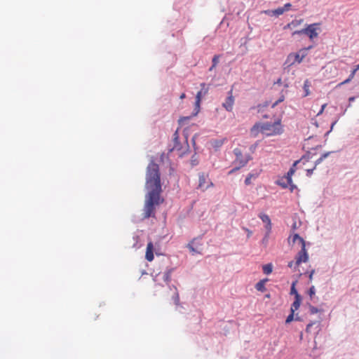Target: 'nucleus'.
Here are the masks:
<instances>
[{"label": "nucleus", "instance_id": "obj_38", "mask_svg": "<svg viewBox=\"0 0 359 359\" xmlns=\"http://www.w3.org/2000/svg\"><path fill=\"white\" fill-rule=\"evenodd\" d=\"M287 184H288V189L291 192H292L294 189H297V187L293 184L292 180H291V182H290V180H286Z\"/></svg>", "mask_w": 359, "mask_h": 359}, {"label": "nucleus", "instance_id": "obj_11", "mask_svg": "<svg viewBox=\"0 0 359 359\" xmlns=\"http://www.w3.org/2000/svg\"><path fill=\"white\" fill-rule=\"evenodd\" d=\"M259 217L262 219V221L264 223H265V229L266 230H269V231H271V219L269 217V215H267L265 213H259Z\"/></svg>", "mask_w": 359, "mask_h": 359}, {"label": "nucleus", "instance_id": "obj_16", "mask_svg": "<svg viewBox=\"0 0 359 359\" xmlns=\"http://www.w3.org/2000/svg\"><path fill=\"white\" fill-rule=\"evenodd\" d=\"M173 147L172 150H177L181 151L182 149V147L181 146L180 142H179V133L178 130H176L175 133L173 134Z\"/></svg>", "mask_w": 359, "mask_h": 359}, {"label": "nucleus", "instance_id": "obj_6", "mask_svg": "<svg viewBox=\"0 0 359 359\" xmlns=\"http://www.w3.org/2000/svg\"><path fill=\"white\" fill-rule=\"evenodd\" d=\"M273 125V130L270 133H266V136L276 135H281L283 133V126L281 125V118H277L273 123H271Z\"/></svg>", "mask_w": 359, "mask_h": 359}, {"label": "nucleus", "instance_id": "obj_12", "mask_svg": "<svg viewBox=\"0 0 359 359\" xmlns=\"http://www.w3.org/2000/svg\"><path fill=\"white\" fill-rule=\"evenodd\" d=\"M228 96L226 98V111H231L234 102V97L232 95V89L228 93Z\"/></svg>", "mask_w": 359, "mask_h": 359}, {"label": "nucleus", "instance_id": "obj_43", "mask_svg": "<svg viewBox=\"0 0 359 359\" xmlns=\"http://www.w3.org/2000/svg\"><path fill=\"white\" fill-rule=\"evenodd\" d=\"M316 323V321H311L306 327L305 332L306 333H311V327Z\"/></svg>", "mask_w": 359, "mask_h": 359}, {"label": "nucleus", "instance_id": "obj_5", "mask_svg": "<svg viewBox=\"0 0 359 359\" xmlns=\"http://www.w3.org/2000/svg\"><path fill=\"white\" fill-rule=\"evenodd\" d=\"M213 185L208 175L200 174L198 177V188L202 191L208 189Z\"/></svg>", "mask_w": 359, "mask_h": 359}, {"label": "nucleus", "instance_id": "obj_44", "mask_svg": "<svg viewBox=\"0 0 359 359\" xmlns=\"http://www.w3.org/2000/svg\"><path fill=\"white\" fill-rule=\"evenodd\" d=\"M358 70V69L356 67H355V68H353L351 70V74H349V76L348 77L351 81L353 79V77Z\"/></svg>", "mask_w": 359, "mask_h": 359}, {"label": "nucleus", "instance_id": "obj_36", "mask_svg": "<svg viewBox=\"0 0 359 359\" xmlns=\"http://www.w3.org/2000/svg\"><path fill=\"white\" fill-rule=\"evenodd\" d=\"M292 8V4L290 3H286L283 7H280L282 11V14H283L285 11H288Z\"/></svg>", "mask_w": 359, "mask_h": 359}, {"label": "nucleus", "instance_id": "obj_56", "mask_svg": "<svg viewBox=\"0 0 359 359\" xmlns=\"http://www.w3.org/2000/svg\"><path fill=\"white\" fill-rule=\"evenodd\" d=\"M284 100H285V95L282 94L280 96V97L277 100V101H278V102L280 103V102H283Z\"/></svg>", "mask_w": 359, "mask_h": 359}, {"label": "nucleus", "instance_id": "obj_17", "mask_svg": "<svg viewBox=\"0 0 359 359\" xmlns=\"http://www.w3.org/2000/svg\"><path fill=\"white\" fill-rule=\"evenodd\" d=\"M298 283L297 280H295L292 282L291 286H290V294L293 295L294 298L295 297H303L302 294H300L298 292V290L296 288L297 283Z\"/></svg>", "mask_w": 359, "mask_h": 359}, {"label": "nucleus", "instance_id": "obj_58", "mask_svg": "<svg viewBox=\"0 0 359 359\" xmlns=\"http://www.w3.org/2000/svg\"><path fill=\"white\" fill-rule=\"evenodd\" d=\"M274 84L281 85L282 84V79H281V78H278L277 79V81L274 82Z\"/></svg>", "mask_w": 359, "mask_h": 359}, {"label": "nucleus", "instance_id": "obj_35", "mask_svg": "<svg viewBox=\"0 0 359 359\" xmlns=\"http://www.w3.org/2000/svg\"><path fill=\"white\" fill-rule=\"evenodd\" d=\"M305 27H304L302 29L299 30H295L292 33V36H294L295 35H297L299 36H301L302 35H305Z\"/></svg>", "mask_w": 359, "mask_h": 359}, {"label": "nucleus", "instance_id": "obj_29", "mask_svg": "<svg viewBox=\"0 0 359 359\" xmlns=\"http://www.w3.org/2000/svg\"><path fill=\"white\" fill-rule=\"evenodd\" d=\"M310 86H311V84H310V82L309 81V80H306L304 83V86H303L304 92V97H306L310 95V93H311L309 91Z\"/></svg>", "mask_w": 359, "mask_h": 359}, {"label": "nucleus", "instance_id": "obj_52", "mask_svg": "<svg viewBox=\"0 0 359 359\" xmlns=\"http://www.w3.org/2000/svg\"><path fill=\"white\" fill-rule=\"evenodd\" d=\"M303 320H303L302 317L299 316L298 313H296V315H295V321L302 322Z\"/></svg>", "mask_w": 359, "mask_h": 359}, {"label": "nucleus", "instance_id": "obj_53", "mask_svg": "<svg viewBox=\"0 0 359 359\" xmlns=\"http://www.w3.org/2000/svg\"><path fill=\"white\" fill-rule=\"evenodd\" d=\"M321 148H322V145L321 144H318V145H316L314 147L309 148V149H310V150H318V149H320Z\"/></svg>", "mask_w": 359, "mask_h": 359}, {"label": "nucleus", "instance_id": "obj_49", "mask_svg": "<svg viewBox=\"0 0 359 359\" xmlns=\"http://www.w3.org/2000/svg\"><path fill=\"white\" fill-rule=\"evenodd\" d=\"M244 182H245V184L247 186L251 184V177L247 176Z\"/></svg>", "mask_w": 359, "mask_h": 359}, {"label": "nucleus", "instance_id": "obj_4", "mask_svg": "<svg viewBox=\"0 0 359 359\" xmlns=\"http://www.w3.org/2000/svg\"><path fill=\"white\" fill-rule=\"evenodd\" d=\"M187 247L193 254H201L203 250L201 239L199 238L193 239Z\"/></svg>", "mask_w": 359, "mask_h": 359}, {"label": "nucleus", "instance_id": "obj_27", "mask_svg": "<svg viewBox=\"0 0 359 359\" xmlns=\"http://www.w3.org/2000/svg\"><path fill=\"white\" fill-rule=\"evenodd\" d=\"M285 178H283V176L279 178L276 181V184L283 189H287L288 184H287V181L285 182Z\"/></svg>", "mask_w": 359, "mask_h": 359}, {"label": "nucleus", "instance_id": "obj_50", "mask_svg": "<svg viewBox=\"0 0 359 359\" xmlns=\"http://www.w3.org/2000/svg\"><path fill=\"white\" fill-rule=\"evenodd\" d=\"M349 82H351V80L347 78L346 79H345L344 81L341 82L340 83H339L337 85V87H339V86H341L342 85H344V84H346V83H348Z\"/></svg>", "mask_w": 359, "mask_h": 359}, {"label": "nucleus", "instance_id": "obj_8", "mask_svg": "<svg viewBox=\"0 0 359 359\" xmlns=\"http://www.w3.org/2000/svg\"><path fill=\"white\" fill-rule=\"evenodd\" d=\"M300 163V160L294 161L289 170L287 173L283 176V178H285V180H290L291 182V180H292V175L295 173L297 168V165Z\"/></svg>", "mask_w": 359, "mask_h": 359}, {"label": "nucleus", "instance_id": "obj_1", "mask_svg": "<svg viewBox=\"0 0 359 359\" xmlns=\"http://www.w3.org/2000/svg\"><path fill=\"white\" fill-rule=\"evenodd\" d=\"M146 189L142 218L154 217L156 208L163 202L161 196L162 191L158 165L151 161L148 165L146 175Z\"/></svg>", "mask_w": 359, "mask_h": 359}, {"label": "nucleus", "instance_id": "obj_41", "mask_svg": "<svg viewBox=\"0 0 359 359\" xmlns=\"http://www.w3.org/2000/svg\"><path fill=\"white\" fill-rule=\"evenodd\" d=\"M270 233H271V231H269V230H266V232L264 238L262 240V244H264V245L267 244L268 241H269V236Z\"/></svg>", "mask_w": 359, "mask_h": 359}, {"label": "nucleus", "instance_id": "obj_18", "mask_svg": "<svg viewBox=\"0 0 359 359\" xmlns=\"http://www.w3.org/2000/svg\"><path fill=\"white\" fill-rule=\"evenodd\" d=\"M303 297H295L294 302L292 303L290 311L295 312L298 310L302 303Z\"/></svg>", "mask_w": 359, "mask_h": 359}, {"label": "nucleus", "instance_id": "obj_15", "mask_svg": "<svg viewBox=\"0 0 359 359\" xmlns=\"http://www.w3.org/2000/svg\"><path fill=\"white\" fill-rule=\"evenodd\" d=\"M207 91L203 90L198 92L196 96V102H195V108L196 109V114L198 112L200 109V103L202 99V97L206 94Z\"/></svg>", "mask_w": 359, "mask_h": 359}, {"label": "nucleus", "instance_id": "obj_20", "mask_svg": "<svg viewBox=\"0 0 359 359\" xmlns=\"http://www.w3.org/2000/svg\"><path fill=\"white\" fill-rule=\"evenodd\" d=\"M263 13L270 17H272V16L278 17L279 15H283L282 11L280 10V7H278V8L274 9V10H270V9L266 10V11H264Z\"/></svg>", "mask_w": 359, "mask_h": 359}, {"label": "nucleus", "instance_id": "obj_55", "mask_svg": "<svg viewBox=\"0 0 359 359\" xmlns=\"http://www.w3.org/2000/svg\"><path fill=\"white\" fill-rule=\"evenodd\" d=\"M311 123H312L313 125H314L316 127H317V128L318 127V121L316 120V118H313L311 119Z\"/></svg>", "mask_w": 359, "mask_h": 359}, {"label": "nucleus", "instance_id": "obj_39", "mask_svg": "<svg viewBox=\"0 0 359 359\" xmlns=\"http://www.w3.org/2000/svg\"><path fill=\"white\" fill-rule=\"evenodd\" d=\"M300 55V58L303 60L304 58L307 55L308 52L306 50V48H301L299 52Z\"/></svg>", "mask_w": 359, "mask_h": 359}, {"label": "nucleus", "instance_id": "obj_60", "mask_svg": "<svg viewBox=\"0 0 359 359\" xmlns=\"http://www.w3.org/2000/svg\"><path fill=\"white\" fill-rule=\"evenodd\" d=\"M297 229V223L294 222L292 226V230L294 231Z\"/></svg>", "mask_w": 359, "mask_h": 359}, {"label": "nucleus", "instance_id": "obj_54", "mask_svg": "<svg viewBox=\"0 0 359 359\" xmlns=\"http://www.w3.org/2000/svg\"><path fill=\"white\" fill-rule=\"evenodd\" d=\"M331 133V130H328L327 132H326L324 135V137L325 138V141H324V144H326V142H327V136L329 135V134Z\"/></svg>", "mask_w": 359, "mask_h": 359}, {"label": "nucleus", "instance_id": "obj_3", "mask_svg": "<svg viewBox=\"0 0 359 359\" xmlns=\"http://www.w3.org/2000/svg\"><path fill=\"white\" fill-rule=\"evenodd\" d=\"M295 259L294 269H296L302 263H306L309 261V255L305 246H301V250L296 255Z\"/></svg>", "mask_w": 359, "mask_h": 359}, {"label": "nucleus", "instance_id": "obj_21", "mask_svg": "<svg viewBox=\"0 0 359 359\" xmlns=\"http://www.w3.org/2000/svg\"><path fill=\"white\" fill-rule=\"evenodd\" d=\"M260 132L259 122L255 123L250 129V135L256 137Z\"/></svg>", "mask_w": 359, "mask_h": 359}, {"label": "nucleus", "instance_id": "obj_34", "mask_svg": "<svg viewBox=\"0 0 359 359\" xmlns=\"http://www.w3.org/2000/svg\"><path fill=\"white\" fill-rule=\"evenodd\" d=\"M163 278L165 282L168 283L171 279V274L170 271H167L163 273Z\"/></svg>", "mask_w": 359, "mask_h": 359}, {"label": "nucleus", "instance_id": "obj_26", "mask_svg": "<svg viewBox=\"0 0 359 359\" xmlns=\"http://www.w3.org/2000/svg\"><path fill=\"white\" fill-rule=\"evenodd\" d=\"M315 154H312V152L310 151V149L306 151L305 154L302 155L301 158L299 159L300 161H304L306 162H308L312 157L314 156Z\"/></svg>", "mask_w": 359, "mask_h": 359}, {"label": "nucleus", "instance_id": "obj_59", "mask_svg": "<svg viewBox=\"0 0 359 359\" xmlns=\"http://www.w3.org/2000/svg\"><path fill=\"white\" fill-rule=\"evenodd\" d=\"M245 230L248 232L247 236L248 238H249L252 235V232L250 231L248 229H245Z\"/></svg>", "mask_w": 359, "mask_h": 359}, {"label": "nucleus", "instance_id": "obj_45", "mask_svg": "<svg viewBox=\"0 0 359 359\" xmlns=\"http://www.w3.org/2000/svg\"><path fill=\"white\" fill-rule=\"evenodd\" d=\"M259 140L257 141L255 143L252 144V145H250V151L252 152V153H254L256 148L257 147L258 144H259Z\"/></svg>", "mask_w": 359, "mask_h": 359}, {"label": "nucleus", "instance_id": "obj_13", "mask_svg": "<svg viewBox=\"0 0 359 359\" xmlns=\"http://www.w3.org/2000/svg\"><path fill=\"white\" fill-rule=\"evenodd\" d=\"M299 241L301 244V246H310L311 243L310 242L306 241L302 236H299V233H295L292 236V243H295L296 241Z\"/></svg>", "mask_w": 359, "mask_h": 359}, {"label": "nucleus", "instance_id": "obj_64", "mask_svg": "<svg viewBox=\"0 0 359 359\" xmlns=\"http://www.w3.org/2000/svg\"><path fill=\"white\" fill-rule=\"evenodd\" d=\"M279 104V102H278V101L276 100L271 106L272 108H274L275 107H276L278 104Z\"/></svg>", "mask_w": 359, "mask_h": 359}, {"label": "nucleus", "instance_id": "obj_7", "mask_svg": "<svg viewBox=\"0 0 359 359\" xmlns=\"http://www.w3.org/2000/svg\"><path fill=\"white\" fill-rule=\"evenodd\" d=\"M302 62V60L300 58L299 53H290L287 55L284 65L289 67L293 65L295 62H298L299 64Z\"/></svg>", "mask_w": 359, "mask_h": 359}, {"label": "nucleus", "instance_id": "obj_63", "mask_svg": "<svg viewBox=\"0 0 359 359\" xmlns=\"http://www.w3.org/2000/svg\"><path fill=\"white\" fill-rule=\"evenodd\" d=\"M313 48V46L311 45V46H309L308 47H304V48H306V50L308 52V50L312 49Z\"/></svg>", "mask_w": 359, "mask_h": 359}, {"label": "nucleus", "instance_id": "obj_32", "mask_svg": "<svg viewBox=\"0 0 359 359\" xmlns=\"http://www.w3.org/2000/svg\"><path fill=\"white\" fill-rule=\"evenodd\" d=\"M233 152H234V154L236 156V160L237 161H238L240 162V160H244V158L243 157L242 152H241V151L239 149H235Z\"/></svg>", "mask_w": 359, "mask_h": 359}, {"label": "nucleus", "instance_id": "obj_37", "mask_svg": "<svg viewBox=\"0 0 359 359\" xmlns=\"http://www.w3.org/2000/svg\"><path fill=\"white\" fill-rule=\"evenodd\" d=\"M269 104V101H265L264 103L262 104H259L257 105V108H258V112H260V111H262L264 108L268 107Z\"/></svg>", "mask_w": 359, "mask_h": 359}, {"label": "nucleus", "instance_id": "obj_28", "mask_svg": "<svg viewBox=\"0 0 359 359\" xmlns=\"http://www.w3.org/2000/svg\"><path fill=\"white\" fill-rule=\"evenodd\" d=\"M295 312L290 311V313L285 321V325L290 324L292 321H295Z\"/></svg>", "mask_w": 359, "mask_h": 359}, {"label": "nucleus", "instance_id": "obj_19", "mask_svg": "<svg viewBox=\"0 0 359 359\" xmlns=\"http://www.w3.org/2000/svg\"><path fill=\"white\" fill-rule=\"evenodd\" d=\"M268 281V278H264L262 280H259L255 285V289L259 292H264L266 290L265 284L266 282Z\"/></svg>", "mask_w": 359, "mask_h": 359}, {"label": "nucleus", "instance_id": "obj_25", "mask_svg": "<svg viewBox=\"0 0 359 359\" xmlns=\"http://www.w3.org/2000/svg\"><path fill=\"white\" fill-rule=\"evenodd\" d=\"M262 271L263 273L266 275L271 274L273 271V264L271 263L264 264L262 266Z\"/></svg>", "mask_w": 359, "mask_h": 359}, {"label": "nucleus", "instance_id": "obj_24", "mask_svg": "<svg viewBox=\"0 0 359 359\" xmlns=\"http://www.w3.org/2000/svg\"><path fill=\"white\" fill-rule=\"evenodd\" d=\"M170 290H173V294H172V300L175 305L180 304V296L177 291V289L176 287L172 286V287H170Z\"/></svg>", "mask_w": 359, "mask_h": 359}, {"label": "nucleus", "instance_id": "obj_46", "mask_svg": "<svg viewBox=\"0 0 359 359\" xmlns=\"http://www.w3.org/2000/svg\"><path fill=\"white\" fill-rule=\"evenodd\" d=\"M316 167H313L312 168H310V169H307L306 170V175L307 177H311L312 175V174L313 173V171L314 170H316Z\"/></svg>", "mask_w": 359, "mask_h": 359}, {"label": "nucleus", "instance_id": "obj_10", "mask_svg": "<svg viewBox=\"0 0 359 359\" xmlns=\"http://www.w3.org/2000/svg\"><path fill=\"white\" fill-rule=\"evenodd\" d=\"M252 159V157L251 156L250 154L245 155L244 160H240V165L231 169L230 171H229L228 174L230 175L234 172L236 170H239L241 168L244 167L248 163V161Z\"/></svg>", "mask_w": 359, "mask_h": 359}, {"label": "nucleus", "instance_id": "obj_30", "mask_svg": "<svg viewBox=\"0 0 359 359\" xmlns=\"http://www.w3.org/2000/svg\"><path fill=\"white\" fill-rule=\"evenodd\" d=\"M319 312H323V309H320L318 307H316L313 306L312 304H309V313L311 315L319 313Z\"/></svg>", "mask_w": 359, "mask_h": 359}, {"label": "nucleus", "instance_id": "obj_48", "mask_svg": "<svg viewBox=\"0 0 359 359\" xmlns=\"http://www.w3.org/2000/svg\"><path fill=\"white\" fill-rule=\"evenodd\" d=\"M326 106H327V104H323L321 106V108H320V111L318 112V114H317V115H316L317 116H318L321 115V114L323 113L324 109H325V108L326 107Z\"/></svg>", "mask_w": 359, "mask_h": 359}, {"label": "nucleus", "instance_id": "obj_51", "mask_svg": "<svg viewBox=\"0 0 359 359\" xmlns=\"http://www.w3.org/2000/svg\"><path fill=\"white\" fill-rule=\"evenodd\" d=\"M323 159L321 158V157H320L319 158H318L315 163H314V167H317V165H318L319 164H320L322 162H323Z\"/></svg>", "mask_w": 359, "mask_h": 359}, {"label": "nucleus", "instance_id": "obj_62", "mask_svg": "<svg viewBox=\"0 0 359 359\" xmlns=\"http://www.w3.org/2000/svg\"><path fill=\"white\" fill-rule=\"evenodd\" d=\"M355 96L350 97L348 98V102H353V101L355 100Z\"/></svg>", "mask_w": 359, "mask_h": 359}, {"label": "nucleus", "instance_id": "obj_22", "mask_svg": "<svg viewBox=\"0 0 359 359\" xmlns=\"http://www.w3.org/2000/svg\"><path fill=\"white\" fill-rule=\"evenodd\" d=\"M272 126L273 125L271 124V122H259L260 132L262 133H264L265 130H271V129L273 130Z\"/></svg>", "mask_w": 359, "mask_h": 359}, {"label": "nucleus", "instance_id": "obj_33", "mask_svg": "<svg viewBox=\"0 0 359 359\" xmlns=\"http://www.w3.org/2000/svg\"><path fill=\"white\" fill-rule=\"evenodd\" d=\"M316 271L314 269H311V271H307L304 273V275L307 276L309 278V282L308 284L312 281L313 274L315 273Z\"/></svg>", "mask_w": 359, "mask_h": 359}, {"label": "nucleus", "instance_id": "obj_23", "mask_svg": "<svg viewBox=\"0 0 359 359\" xmlns=\"http://www.w3.org/2000/svg\"><path fill=\"white\" fill-rule=\"evenodd\" d=\"M306 294L309 296L310 300L316 303V302L314 300L316 297V288L314 285H311L307 290Z\"/></svg>", "mask_w": 359, "mask_h": 359}, {"label": "nucleus", "instance_id": "obj_31", "mask_svg": "<svg viewBox=\"0 0 359 359\" xmlns=\"http://www.w3.org/2000/svg\"><path fill=\"white\" fill-rule=\"evenodd\" d=\"M223 140H213L211 142V145L215 149H217L218 148H220L223 145Z\"/></svg>", "mask_w": 359, "mask_h": 359}, {"label": "nucleus", "instance_id": "obj_61", "mask_svg": "<svg viewBox=\"0 0 359 359\" xmlns=\"http://www.w3.org/2000/svg\"><path fill=\"white\" fill-rule=\"evenodd\" d=\"M293 264H294V262L293 261H290V262H288L287 266L289 268H292Z\"/></svg>", "mask_w": 359, "mask_h": 359}, {"label": "nucleus", "instance_id": "obj_9", "mask_svg": "<svg viewBox=\"0 0 359 359\" xmlns=\"http://www.w3.org/2000/svg\"><path fill=\"white\" fill-rule=\"evenodd\" d=\"M154 245L151 241H149L147 243V249H146V254H145V258L147 261L151 262L154 260Z\"/></svg>", "mask_w": 359, "mask_h": 359}, {"label": "nucleus", "instance_id": "obj_47", "mask_svg": "<svg viewBox=\"0 0 359 359\" xmlns=\"http://www.w3.org/2000/svg\"><path fill=\"white\" fill-rule=\"evenodd\" d=\"M335 151H327V152H325L323 153L320 157L321 158H323V160L325 159L326 158H327L332 153H334Z\"/></svg>", "mask_w": 359, "mask_h": 359}, {"label": "nucleus", "instance_id": "obj_57", "mask_svg": "<svg viewBox=\"0 0 359 359\" xmlns=\"http://www.w3.org/2000/svg\"><path fill=\"white\" fill-rule=\"evenodd\" d=\"M337 121H338V120H337V119H336L335 121H334L331 123L330 129V130H331V131L333 130V128H334V125L337 123Z\"/></svg>", "mask_w": 359, "mask_h": 359}, {"label": "nucleus", "instance_id": "obj_42", "mask_svg": "<svg viewBox=\"0 0 359 359\" xmlns=\"http://www.w3.org/2000/svg\"><path fill=\"white\" fill-rule=\"evenodd\" d=\"M219 56L218 55H215L213 59H212V67L210 68V70L211 71L217 65V63L219 62Z\"/></svg>", "mask_w": 359, "mask_h": 359}, {"label": "nucleus", "instance_id": "obj_2", "mask_svg": "<svg viewBox=\"0 0 359 359\" xmlns=\"http://www.w3.org/2000/svg\"><path fill=\"white\" fill-rule=\"evenodd\" d=\"M321 23L315 22L312 24H306L305 36H306L311 41L318 37L319 33L321 32Z\"/></svg>", "mask_w": 359, "mask_h": 359}, {"label": "nucleus", "instance_id": "obj_14", "mask_svg": "<svg viewBox=\"0 0 359 359\" xmlns=\"http://www.w3.org/2000/svg\"><path fill=\"white\" fill-rule=\"evenodd\" d=\"M304 22V19H299V20H293L286 25L283 27V29H292L293 28L297 27V26L300 25Z\"/></svg>", "mask_w": 359, "mask_h": 359}, {"label": "nucleus", "instance_id": "obj_40", "mask_svg": "<svg viewBox=\"0 0 359 359\" xmlns=\"http://www.w3.org/2000/svg\"><path fill=\"white\" fill-rule=\"evenodd\" d=\"M261 171L262 170H260L259 172L254 170L252 172L249 173L248 176H250L251 179H256L259 175Z\"/></svg>", "mask_w": 359, "mask_h": 359}]
</instances>
